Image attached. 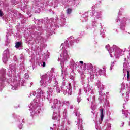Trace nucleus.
I'll return each mask as SVG.
<instances>
[{"label":"nucleus","mask_w":130,"mask_h":130,"mask_svg":"<svg viewBox=\"0 0 130 130\" xmlns=\"http://www.w3.org/2000/svg\"><path fill=\"white\" fill-rule=\"evenodd\" d=\"M45 66H46L45 62H43V68H44L45 67Z\"/></svg>","instance_id":"1a4fd4ad"},{"label":"nucleus","mask_w":130,"mask_h":130,"mask_svg":"<svg viewBox=\"0 0 130 130\" xmlns=\"http://www.w3.org/2000/svg\"><path fill=\"white\" fill-rule=\"evenodd\" d=\"M80 63H81V64H83L84 63V62H83L82 61H80Z\"/></svg>","instance_id":"9b49d317"},{"label":"nucleus","mask_w":130,"mask_h":130,"mask_svg":"<svg viewBox=\"0 0 130 130\" xmlns=\"http://www.w3.org/2000/svg\"><path fill=\"white\" fill-rule=\"evenodd\" d=\"M25 78H29V75H28V74L27 73H26L25 74Z\"/></svg>","instance_id":"0eeeda50"},{"label":"nucleus","mask_w":130,"mask_h":130,"mask_svg":"<svg viewBox=\"0 0 130 130\" xmlns=\"http://www.w3.org/2000/svg\"><path fill=\"white\" fill-rule=\"evenodd\" d=\"M2 59L3 62L6 63V62H7V61H8V60L9 59V57L7 54H5Z\"/></svg>","instance_id":"f257e3e1"},{"label":"nucleus","mask_w":130,"mask_h":130,"mask_svg":"<svg viewBox=\"0 0 130 130\" xmlns=\"http://www.w3.org/2000/svg\"><path fill=\"white\" fill-rule=\"evenodd\" d=\"M99 74H100V75H101V74H102V70H99Z\"/></svg>","instance_id":"6e6552de"},{"label":"nucleus","mask_w":130,"mask_h":130,"mask_svg":"<svg viewBox=\"0 0 130 130\" xmlns=\"http://www.w3.org/2000/svg\"><path fill=\"white\" fill-rule=\"evenodd\" d=\"M67 14H71V13H72V9L71 8H68L67 10Z\"/></svg>","instance_id":"20e7f679"},{"label":"nucleus","mask_w":130,"mask_h":130,"mask_svg":"<svg viewBox=\"0 0 130 130\" xmlns=\"http://www.w3.org/2000/svg\"><path fill=\"white\" fill-rule=\"evenodd\" d=\"M103 117H104V115L103 114V109L101 110V120L102 121L103 120Z\"/></svg>","instance_id":"7ed1b4c3"},{"label":"nucleus","mask_w":130,"mask_h":130,"mask_svg":"<svg viewBox=\"0 0 130 130\" xmlns=\"http://www.w3.org/2000/svg\"><path fill=\"white\" fill-rule=\"evenodd\" d=\"M129 77H130L129 71H127V79H129Z\"/></svg>","instance_id":"39448f33"},{"label":"nucleus","mask_w":130,"mask_h":130,"mask_svg":"<svg viewBox=\"0 0 130 130\" xmlns=\"http://www.w3.org/2000/svg\"><path fill=\"white\" fill-rule=\"evenodd\" d=\"M21 45H22V42H17L16 43L15 47L16 48H19V47H21Z\"/></svg>","instance_id":"f03ea898"},{"label":"nucleus","mask_w":130,"mask_h":130,"mask_svg":"<svg viewBox=\"0 0 130 130\" xmlns=\"http://www.w3.org/2000/svg\"><path fill=\"white\" fill-rule=\"evenodd\" d=\"M4 16V13H3V11L0 10V17H3Z\"/></svg>","instance_id":"423d86ee"},{"label":"nucleus","mask_w":130,"mask_h":130,"mask_svg":"<svg viewBox=\"0 0 130 130\" xmlns=\"http://www.w3.org/2000/svg\"><path fill=\"white\" fill-rule=\"evenodd\" d=\"M55 102H56V103H55V104H58V101H57V100L55 101Z\"/></svg>","instance_id":"9d476101"},{"label":"nucleus","mask_w":130,"mask_h":130,"mask_svg":"<svg viewBox=\"0 0 130 130\" xmlns=\"http://www.w3.org/2000/svg\"><path fill=\"white\" fill-rule=\"evenodd\" d=\"M84 64H85L86 66V63H84Z\"/></svg>","instance_id":"f8f14e48"}]
</instances>
